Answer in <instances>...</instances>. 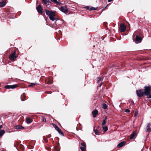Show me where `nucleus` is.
<instances>
[{"mask_svg": "<svg viewBox=\"0 0 151 151\" xmlns=\"http://www.w3.org/2000/svg\"><path fill=\"white\" fill-rule=\"evenodd\" d=\"M45 11L46 14L49 16V18L52 21L56 20L55 24L56 25L57 21L58 20L57 18L54 17L55 16V11H50L47 9H45Z\"/></svg>", "mask_w": 151, "mask_h": 151, "instance_id": "1", "label": "nucleus"}, {"mask_svg": "<svg viewBox=\"0 0 151 151\" xmlns=\"http://www.w3.org/2000/svg\"><path fill=\"white\" fill-rule=\"evenodd\" d=\"M151 87L150 86H145V87L144 95L147 96L148 98H151Z\"/></svg>", "mask_w": 151, "mask_h": 151, "instance_id": "2", "label": "nucleus"}, {"mask_svg": "<svg viewBox=\"0 0 151 151\" xmlns=\"http://www.w3.org/2000/svg\"><path fill=\"white\" fill-rule=\"evenodd\" d=\"M136 93L137 96L139 97H141L144 94L143 90L141 89L137 90L136 91Z\"/></svg>", "mask_w": 151, "mask_h": 151, "instance_id": "3", "label": "nucleus"}, {"mask_svg": "<svg viewBox=\"0 0 151 151\" xmlns=\"http://www.w3.org/2000/svg\"><path fill=\"white\" fill-rule=\"evenodd\" d=\"M126 27L123 23L121 24L120 26L119 30L120 31L123 32L126 30Z\"/></svg>", "mask_w": 151, "mask_h": 151, "instance_id": "4", "label": "nucleus"}, {"mask_svg": "<svg viewBox=\"0 0 151 151\" xmlns=\"http://www.w3.org/2000/svg\"><path fill=\"white\" fill-rule=\"evenodd\" d=\"M18 86L17 84L12 85H6L5 86V88L7 89L14 88L17 87Z\"/></svg>", "mask_w": 151, "mask_h": 151, "instance_id": "5", "label": "nucleus"}, {"mask_svg": "<svg viewBox=\"0 0 151 151\" xmlns=\"http://www.w3.org/2000/svg\"><path fill=\"white\" fill-rule=\"evenodd\" d=\"M15 52L14 51L12 54H11L9 56V58L11 60H14V58L15 57Z\"/></svg>", "mask_w": 151, "mask_h": 151, "instance_id": "6", "label": "nucleus"}, {"mask_svg": "<svg viewBox=\"0 0 151 151\" xmlns=\"http://www.w3.org/2000/svg\"><path fill=\"white\" fill-rule=\"evenodd\" d=\"M60 10L62 12L65 13L68 11V9L65 6H61L60 9Z\"/></svg>", "mask_w": 151, "mask_h": 151, "instance_id": "7", "label": "nucleus"}, {"mask_svg": "<svg viewBox=\"0 0 151 151\" xmlns=\"http://www.w3.org/2000/svg\"><path fill=\"white\" fill-rule=\"evenodd\" d=\"M126 142L125 141H123L119 144H118L117 145V147L118 148H120L124 146L125 144L126 143Z\"/></svg>", "mask_w": 151, "mask_h": 151, "instance_id": "8", "label": "nucleus"}, {"mask_svg": "<svg viewBox=\"0 0 151 151\" xmlns=\"http://www.w3.org/2000/svg\"><path fill=\"white\" fill-rule=\"evenodd\" d=\"M37 11L40 14H42V9L40 5H39L37 7Z\"/></svg>", "mask_w": 151, "mask_h": 151, "instance_id": "9", "label": "nucleus"}, {"mask_svg": "<svg viewBox=\"0 0 151 151\" xmlns=\"http://www.w3.org/2000/svg\"><path fill=\"white\" fill-rule=\"evenodd\" d=\"M142 41V39L138 36L137 35L136 36V43H140Z\"/></svg>", "mask_w": 151, "mask_h": 151, "instance_id": "10", "label": "nucleus"}, {"mask_svg": "<svg viewBox=\"0 0 151 151\" xmlns=\"http://www.w3.org/2000/svg\"><path fill=\"white\" fill-rule=\"evenodd\" d=\"M43 2L45 4L47 5V7H50V5L49 3V2L50 1V0H48V1L47 0H42Z\"/></svg>", "mask_w": 151, "mask_h": 151, "instance_id": "11", "label": "nucleus"}, {"mask_svg": "<svg viewBox=\"0 0 151 151\" xmlns=\"http://www.w3.org/2000/svg\"><path fill=\"white\" fill-rule=\"evenodd\" d=\"M98 113V112L97 109H95L94 111H93L92 112V114L93 115V117L94 118H95L96 117V115Z\"/></svg>", "mask_w": 151, "mask_h": 151, "instance_id": "12", "label": "nucleus"}, {"mask_svg": "<svg viewBox=\"0 0 151 151\" xmlns=\"http://www.w3.org/2000/svg\"><path fill=\"white\" fill-rule=\"evenodd\" d=\"M151 124L150 123L148 124L147 127L146 131L147 132H150L151 131V129L150 128Z\"/></svg>", "mask_w": 151, "mask_h": 151, "instance_id": "13", "label": "nucleus"}, {"mask_svg": "<svg viewBox=\"0 0 151 151\" xmlns=\"http://www.w3.org/2000/svg\"><path fill=\"white\" fill-rule=\"evenodd\" d=\"M52 124L55 129L58 132H62L58 127L56 124Z\"/></svg>", "mask_w": 151, "mask_h": 151, "instance_id": "14", "label": "nucleus"}, {"mask_svg": "<svg viewBox=\"0 0 151 151\" xmlns=\"http://www.w3.org/2000/svg\"><path fill=\"white\" fill-rule=\"evenodd\" d=\"M137 135V133H132L130 135V139H133L135 136Z\"/></svg>", "mask_w": 151, "mask_h": 151, "instance_id": "15", "label": "nucleus"}, {"mask_svg": "<svg viewBox=\"0 0 151 151\" xmlns=\"http://www.w3.org/2000/svg\"><path fill=\"white\" fill-rule=\"evenodd\" d=\"M6 3L5 1H2L0 2V7H2L4 6L6 4Z\"/></svg>", "mask_w": 151, "mask_h": 151, "instance_id": "16", "label": "nucleus"}, {"mask_svg": "<svg viewBox=\"0 0 151 151\" xmlns=\"http://www.w3.org/2000/svg\"><path fill=\"white\" fill-rule=\"evenodd\" d=\"M14 128L17 129H22L24 128L20 125H17L15 126Z\"/></svg>", "mask_w": 151, "mask_h": 151, "instance_id": "17", "label": "nucleus"}, {"mask_svg": "<svg viewBox=\"0 0 151 151\" xmlns=\"http://www.w3.org/2000/svg\"><path fill=\"white\" fill-rule=\"evenodd\" d=\"M38 85V84L36 83H31L30 84L28 85L29 87H33L34 86H36Z\"/></svg>", "mask_w": 151, "mask_h": 151, "instance_id": "18", "label": "nucleus"}, {"mask_svg": "<svg viewBox=\"0 0 151 151\" xmlns=\"http://www.w3.org/2000/svg\"><path fill=\"white\" fill-rule=\"evenodd\" d=\"M26 122L27 123L29 124L32 122V120L29 118L26 119Z\"/></svg>", "mask_w": 151, "mask_h": 151, "instance_id": "19", "label": "nucleus"}, {"mask_svg": "<svg viewBox=\"0 0 151 151\" xmlns=\"http://www.w3.org/2000/svg\"><path fill=\"white\" fill-rule=\"evenodd\" d=\"M25 94L24 93H23L21 95V99L22 101H24V99H22L23 98H25Z\"/></svg>", "mask_w": 151, "mask_h": 151, "instance_id": "20", "label": "nucleus"}, {"mask_svg": "<svg viewBox=\"0 0 151 151\" xmlns=\"http://www.w3.org/2000/svg\"><path fill=\"white\" fill-rule=\"evenodd\" d=\"M103 129L104 132H106L108 130V127L106 126L103 127Z\"/></svg>", "mask_w": 151, "mask_h": 151, "instance_id": "21", "label": "nucleus"}, {"mask_svg": "<svg viewBox=\"0 0 151 151\" xmlns=\"http://www.w3.org/2000/svg\"><path fill=\"white\" fill-rule=\"evenodd\" d=\"M107 106L106 104H103L102 106V108L104 109H107Z\"/></svg>", "mask_w": 151, "mask_h": 151, "instance_id": "22", "label": "nucleus"}, {"mask_svg": "<svg viewBox=\"0 0 151 151\" xmlns=\"http://www.w3.org/2000/svg\"><path fill=\"white\" fill-rule=\"evenodd\" d=\"M80 149L82 151H86V147H81Z\"/></svg>", "mask_w": 151, "mask_h": 151, "instance_id": "23", "label": "nucleus"}, {"mask_svg": "<svg viewBox=\"0 0 151 151\" xmlns=\"http://www.w3.org/2000/svg\"><path fill=\"white\" fill-rule=\"evenodd\" d=\"M81 145L83 147H86V145L85 142H83L81 143Z\"/></svg>", "mask_w": 151, "mask_h": 151, "instance_id": "24", "label": "nucleus"}, {"mask_svg": "<svg viewBox=\"0 0 151 151\" xmlns=\"http://www.w3.org/2000/svg\"><path fill=\"white\" fill-rule=\"evenodd\" d=\"M43 139L44 140V141H45V142H47L48 141L47 139H46V138H45V136H43Z\"/></svg>", "mask_w": 151, "mask_h": 151, "instance_id": "25", "label": "nucleus"}, {"mask_svg": "<svg viewBox=\"0 0 151 151\" xmlns=\"http://www.w3.org/2000/svg\"><path fill=\"white\" fill-rule=\"evenodd\" d=\"M106 123V121L105 120H104L102 123V125H105Z\"/></svg>", "mask_w": 151, "mask_h": 151, "instance_id": "26", "label": "nucleus"}, {"mask_svg": "<svg viewBox=\"0 0 151 151\" xmlns=\"http://www.w3.org/2000/svg\"><path fill=\"white\" fill-rule=\"evenodd\" d=\"M2 127V126L1 125L0 126V129H1V128ZM0 132H5V131L4 130H0Z\"/></svg>", "mask_w": 151, "mask_h": 151, "instance_id": "27", "label": "nucleus"}, {"mask_svg": "<svg viewBox=\"0 0 151 151\" xmlns=\"http://www.w3.org/2000/svg\"><path fill=\"white\" fill-rule=\"evenodd\" d=\"M96 8H94V7H91L90 8V10H96Z\"/></svg>", "mask_w": 151, "mask_h": 151, "instance_id": "28", "label": "nucleus"}, {"mask_svg": "<svg viewBox=\"0 0 151 151\" xmlns=\"http://www.w3.org/2000/svg\"><path fill=\"white\" fill-rule=\"evenodd\" d=\"M50 1L52 2H54L56 3L58 2L57 0H50Z\"/></svg>", "mask_w": 151, "mask_h": 151, "instance_id": "29", "label": "nucleus"}, {"mask_svg": "<svg viewBox=\"0 0 151 151\" xmlns=\"http://www.w3.org/2000/svg\"><path fill=\"white\" fill-rule=\"evenodd\" d=\"M101 78L100 77H99L98 78V79H97V81H98V82H99V81H100L101 80Z\"/></svg>", "mask_w": 151, "mask_h": 151, "instance_id": "30", "label": "nucleus"}, {"mask_svg": "<svg viewBox=\"0 0 151 151\" xmlns=\"http://www.w3.org/2000/svg\"><path fill=\"white\" fill-rule=\"evenodd\" d=\"M60 134V135L62 136H64V135L63 134V133H59Z\"/></svg>", "mask_w": 151, "mask_h": 151, "instance_id": "31", "label": "nucleus"}, {"mask_svg": "<svg viewBox=\"0 0 151 151\" xmlns=\"http://www.w3.org/2000/svg\"><path fill=\"white\" fill-rule=\"evenodd\" d=\"M125 112H130V111L128 109H126L125 110Z\"/></svg>", "mask_w": 151, "mask_h": 151, "instance_id": "32", "label": "nucleus"}, {"mask_svg": "<svg viewBox=\"0 0 151 151\" xmlns=\"http://www.w3.org/2000/svg\"><path fill=\"white\" fill-rule=\"evenodd\" d=\"M43 121L44 122H46V119H45V118H43Z\"/></svg>", "mask_w": 151, "mask_h": 151, "instance_id": "33", "label": "nucleus"}, {"mask_svg": "<svg viewBox=\"0 0 151 151\" xmlns=\"http://www.w3.org/2000/svg\"><path fill=\"white\" fill-rule=\"evenodd\" d=\"M85 8H86L87 9H88L89 10H90V8H89V7L88 6H86L85 7Z\"/></svg>", "mask_w": 151, "mask_h": 151, "instance_id": "34", "label": "nucleus"}, {"mask_svg": "<svg viewBox=\"0 0 151 151\" xmlns=\"http://www.w3.org/2000/svg\"><path fill=\"white\" fill-rule=\"evenodd\" d=\"M4 133H0V136L1 137L2 136L3 134Z\"/></svg>", "mask_w": 151, "mask_h": 151, "instance_id": "35", "label": "nucleus"}, {"mask_svg": "<svg viewBox=\"0 0 151 151\" xmlns=\"http://www.w3.org/2000/svg\"><path fill=\"white\" fill-rule=\"evenodd\" d=\"M95 134L97 135H99L100 134V133H95Z\"/></svg>", "mask_w": 151, "mask_h": 151, "instance_id": "36", "label": "nucleus"}, {"mask_svg": "<svg viewBox=\"0 0 151 151\" xmlns=\"http://www.w3.org/2000/svg\"><path fill=\"white\" fill-rule=\"evenodd\" d=\"M107 119V117L106 116L105 117L104 120H106Z\"/></svg>", "mask_w": 151, "mask_h": 151, "instance_id": "37", "label": "nucleus"}, {"mask_svg": "<svg viewBox=\"0 0 151 151\" xmlns=\"http://www.w3.org/2000/svg\"><path fill=\"white\" fill-rule=\"evenodd\" d=\"M14 145V147L16 148V149L17 150H18V149H17V148L16 146H15Z\"/></svg>", "mask_w": 151, "mask_h": 151, "instance_id": "38", "label": "nucleus"}, {"mask_svg": "<svg viewBox=\"0 0 151 151\" xmlns=\"http://www.w3.org/2000/svg\"><path fill=\"white\" fill-rule=\"evenodd\" d=\"M113 0H108V2H110L112 1Z\"/></svg>", "mask_w": 151, "mask_h": 151, "instance_id": "39", "label": "nucleus"}, {"mask_svg": "<svg viewBox=\"0 0 151 151\" xmlns=\"http://www.w3.org/2000/svg\"><path fill=\"white\" fill-rule=\"evenodd\" d=\"M51 135H49L48 136V137L50 138L51 137Z\"/></svg>", "mask_w": 151, "mask_h": 151, "instance_id": "40", "label": "nucleus"}, {"mask_svg": "<svg viewBox=\"0 0 151 151\" xmlns=\"http://www.w3.org/2000/svg\"><path fill=\"white\" fill-rule=\"evenodd\" d=\"M137 115V114H136V113H135L134 115L135 116H136Z\"/></svg>", "mask_w": 151, "mask_h": 151, "instance_id": "41", "label": "nucleus"}, {"mask_svg": "<svg viewBox=\"0 0 151 151\" xmlns=\"http://www.w3.org/2000/svg\"><path fill=\"white\" fill-rule=\"evenodd\" d=\"M102 84V83H101V84L100 85V86H101Z\"/></svg>", "mask_w": 151, "mask_h": 151, "instance_id": "42", "label": "nucleus"}, {"mask_svg": "<svg viewBox=\"0 0 151 151\" xmlns=\"http://www.w3.org/2000/svg\"><path fill=\"white\" fill-rule=\"evenodd\" d=\"M96 132V131H95V132Z\"/></svg>", "mask_w": 151, "mask_h": 151, "instance_id": "43", "label": "nucleus"}, {"mask_svg": "<svg viewBox=\"0 0 151 151\" xmlns=\"http://www.w3.org/2000/svg\"><path fill=\"white\" fill-rule=\"evenodd\" d=\"M128 24L129 25V23H128Z\"/></svg>", "mask_w": 151, "mask_h": 151, "instance_id": "44", "label": "nucleus"}]
</instances>
